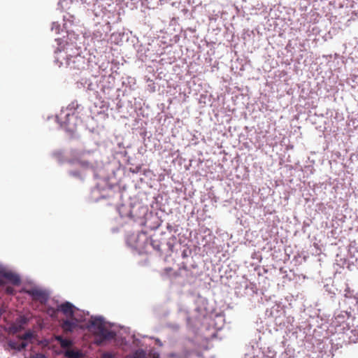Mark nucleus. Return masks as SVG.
<instances>
[{
	"label": "nucleus",
	"mask_w": 358,
	"mask_h": 358,
	"mask_svg": "<svg viewBox=\"0 0 358 358\" xmlns=\"http://www.w3.org/2000/svg\"><path fill=\"white\" fill-rule=\"evenodd\" d=\"M90 327L94 335L97 337L96 343L101 344L105 341L113 339L116 334L114 331L108 329L101 318H94L90 322Z\"/></svg>",
	"instance_id": "f257e3e1"
},
{
	"label": "nucleus",
	"mask_w": 358,
	"mask_h": 358,
	"mask_svg": "<svg viewBox=\"0 0 358 358\" xmlns=\"http://www.w3.org/2000/svg\"><path fill=\"white\" fill-rule=\"evenodd\" d=\"M77 319L73 318L63 320L61 323V327L64 333H72L78 326Z\"/></svg>",
	"instance_id": "f03ea898"
},
{
	"label": "nucleus",
	"mask_w": 358,
	"mask_h": 358,
	"mask_svg": "<svg viewBox=\"0 0 358 358\" xmlns=\"http://www.w3.org/2000/svg\"><path fill=\"white\" fill-rule=\"evenodd\" d=\"M74 306L70 302H65L59 305L57 308L58 311H61L69 318L74 317Z\"/></svg>",
	"instance_id": "7ed1b4c3"
},
{
	"label": "nucleus",
	"mask_w": 358,
	"mask_h": 358,
	"mask_svg": "<svg viewBox=\"0 0 358 358\" xmlns=\"http://www.w3.org/2000/svg\"><path fill=\"white\" fill-rule=\"evenodd\" d=\"M27 293L32 296L34 300H38L41 303L45 302L48 299L47 294L39 289H31L27 292Z\"/></svg>",
	"instance_id": "20e7f679"
},
{
	"label": "nucleus",
	"mask_w": 358,
	"mask_h": 358,
	"mask_svg": "<svg viewBox=\"0 0 358 358\" xmlns=\"http://www.w3.org/2000/svg\"><path fill=\"white\" fill-rule=\"evenodd\" d=\"M1 275L3 278L8 280L14 285H18L20 284V278L15 273H13L10 271H3Z\"/></svg>",
	"instance_id": "39448f33"
},
{
	"label": "nucleus",
	"mask_w": 358,
	"mask_h": 358,
	"mask_svg": "<svg viewBox=\"0 0 358 358\" xmlns=\"http://www.w3.org/2000/svg\"><path fill=\"white\" fill-rule=\"evenodd\" d=\"M55 340L59 343L61 347L63 348H69L72 345L71 341L64 338L62 336H56Z\"/></svg>",
	"instance_id": "423d86ee"
},
{
	"label": "nucleus",
	"mask_w": 358,
	"mask_h": 358,
	"mask_svg": "<svg viewBox=\"0 0 358 358\" xmlns=\"http://www.w3.org/2000/svg\"><path fill=\"white\" fill-rule=\"evenodd\" d=\"M8 345L10 347V348L17 350L18 351H21L22 350L26 348L27 346V343L25 342H22L20 343H18L15 341H10L8 343Z\"/></svg>",
	"instance_id": "0eeeda50"
},
{
	"label": "nucleus",
	"mask_w": 358,
	"mask_h": 358,
	"mask_svg": "<svg viewBox=\"0 0 358 358\" xmlns=\"http://www.w3.org/2000/svg\"><path fill=\"white\" fill-rule=\"evenodd\" d=\"M65 356L68 358H81L83 355L80 351L68 350L65 352Z\"/></svg>",
	"instance_id": "6e6552de"
},
{
	"label": "nucleus",
	"mask_w": 358,
	"mask_h": 358,
	"mask_svg": "<svg viewBox=\"0 0 358 358\" xmlns=\"http://www.w3.org/2000/svg\"><path fill=\"white\" fill-rule=\"evenodd\" d=\"M144 352L143 350H137L134 354L127 356L125 358H143Z\"/></svg>",
	"instance_id": "1a4fd4ad"
},
{
	"label": "nucleus",
	"mask_w": 358,
	"mask_h": 358,
	"mask_svg": "<svg viewBox=\"0 0 358 358\" xmlns=\"http://www.w3.org/2000/svg\"><path fill=\"white\" fill-rule=\"evenodd\" d=\"M32 333L31 331H27L24 333V334L19 336L20 339L21 340H28L30 339L32 337Z\"/></svg>",
	"instance_id": "9d476101"
},
{
	"label": "nucleus",
	"mask_w": 358,
	"mask_h": 358,
	"mask_svg": "<svg viewBox=\"0 0 358 358\" xmlns=\"http://www.w3.org/2000/svg\"><path fill=\"white\" fill-rule=\"evenodd\" d=\"M6 293L8 294L13 295L15 294V289L13 287L8 286L6 288Z\"/></svg>",
	"instance_id": "9b49d317"
},
{
	"label": "nucleus",
	"mask_w": 358,
	"mask_h": 358,
	"mask_svg": "<svg viewBox=\"0 0 358 358\" xmlns=\"http://www.w3.org/2000/svg\"><path fill=\"white\" fill-rule=\"evenodd\" d=\"M31 358H47L46 356L41 353H38L36 355L31 357Z\"/></svg>",
	"instance_id": "f8f14e48"
},
{
	"label": "nucleus",
	"mask_w": 358,
	"mask_h": 358,
	"mask_svg": "<svg viewBox=\"0 0 358 358\" xmlns=\"http://www.w3.org/2000/svg\"><path fill=\"white\" fill-rule=\"evenodd\" d=\"M103 358H113V355L111 353L106 352L102 355Z\"/></svg>",
	"instance_id": "ddd939ff"
},
{
	"label": "nucleus",
	"mask_w": 358,
	"mask_h": 358,
	"mask_svg": "<svg viewBox=\"0 0 358 358\" xmlns=\"http://www.w3.org/2000/svg\"><path fill=\"white\" fill-rule=\"evenodd\" d=\"M6 284V282L3 279L0 278V286H3Z\"/></svg>",
	"instance_id": "4468645a"
},
{
	"label": "nucleus",
	"mask_w": 358,
	"mask_h": 358,
	"mask_svg": "<svg viewBox=\"0 0 358 358\" xmlns=\"http://www.w3.org/2000/svg\"><path fill=\"white\" fill-rule=\"evenodd\" d=\"M71 58H67V60H66V66H70V65H71V64H70V60H71Z\"/></svg>",
	"instance_id": "2eb2a0df"
},
{
	"label": "nucleus",
	"mask_w": 358,
	"mask_h": 358,
	"mask_svg": "<svg viewBox=\"0 0 358 358\" xmlns=\"http://www.w3.org/2000/svg\"><path fill=\"white\" fill-rule=\"evenodd\" d=\"M171 270H172V269H171V268H165V271H166V273L169 272V271H171Z\"/></svg>",
	"instance_id": "dca6fc26"
},
{
	"label": "nucleus",
	"mask_w": 358,
	"mask_h": 358,
	"mask_svg": "<svg viewBox=\"0 0 358 358\" xmlns=\"http://www.w3.org/2000/svg\"><path fill=\"white\" fill-rule=\"evenodd\" d=\"M71 174H72L73 176H78V173H76V172H73Z\"/></svg>",
	"instance_id": "f3484780"
},
{
	"label": "nucleus",
	"mask_w": 358,
	"mask_h": 358,
	"mask_svg": "<svg viewBox=\"0 0 358 358\" xmlns=\"http://www.w3.org/2000/svg\"><path fill=\"white\" fill-rule=\"evenodd\" d=\"M59 58H60V57L57 56V57H56V59L58 61Z\"/></svg>",
	"instance_id": "a211bd4d"
},
{
	"label": "nucleus",
	"mask_w": 358,
	"mask_h": 358,
	"mask_svg": "<svg viewBox=\"0 0 358 358\" xmlns=\"http://www.w3.org/2000/svg\"><path fill=\"white\" fill-rule=\"evenodd\" d=\"M2 271H3L0 270V274H1Z\"/></svg>",
	"instance_id": "6ab92c4d"
},
{
	"label": "nucleus",
	"mask_w": 358,
	"mask_h": 358,
	"mask_svg": "<svg viewBox=\"0 0 358 358\" xmlns=\"http://www.w3.org/2000/svg\"><path fill=\"white\" fill-rule=\"evenodd\" d=\"M102 358H103V357H102Z\"/></svg>",
	"instance_id": "aec40b11"
}]
</instances>
